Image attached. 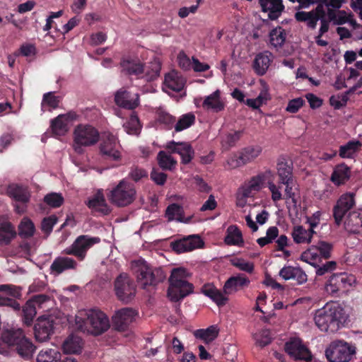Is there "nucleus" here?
<instances>
[{"mask_svg":"<svg viewBox=\"0 0 362 362\" xmlns=\"http://www.w3.org/2000/svg\"><path fill=\"white\" fill-rule=\"evenodd\" d=\"M16 235L15 228L11 223L5 222L0 225V244L8 245Z\"/></svg>","mask_w":362,"mask_h":362,"instance_id":"37998d69","label":"nucleus"},{"mask_svg":"<svg viewBox=\"0 0 362 362\" xmlns=\"http://www.w3.org/2000/svg\"><path fill=\"white\" fill-rule=\"evenodd\" d=\"M355 354L356 347L344 341H333L325 351L329 362H349Z\"/></svg>","mask_w":362,"mask_h":362,"instance_id":"9b49d317","label":"nucleus"},{"mask_svg":"<svg viewBox=\"0 0 362 362\" xmlns=\"http://www.w3.org/2000/svg\"><path fill=\"white\" fill-rule=\"evenodd\" d=\"M355 194L348 192L342 194L333 208V217L335 223L339 226L345 214L355 205Z\"/></svg>","mask_w":362,"mask_h":362,"instance_id":"aec40b11","label":"nucleus"},{"mask_svg":"<svg viewBox=\"0 0 362 362\" xmlns=\"http://www.w3.org/2000/svg\"><path fill=\"white\" fill-rule=\"evenodd\" d=\"M78 115L74 111H69L66 114L59 115L51 120L50 128L54 134L64 135L68 132V124L76 120Z\"/></svg>","mask_w":362,"mask_h":362,"instance_id":"b1692460","label":"nucleus"},{"mask_svg":"<svg viewBox=\"0 0 362 362\" xmlns=\"http://www.w3.org/2000/svg\"><path fill=\"white\" fill-rule=\"evenodd\" d=\"M273 59V55L269 52L257 54L253 61L252 68L258 76H263L268 70Z\"/></svg>","mask_w":362,"mask_h":362,"instance_id":"c85d7f7f","label":"nucleus"},{"mask_svg":"<svg viewBox=\"0 0 362 362\" xmlns=\"http://www.w3.org/2000/svg\"><path fill=\"white\" fill-rule=\"evenodd\" d=\"M273 176V173L270 170H267L264 173H259L256 176L252 177L247 186L243 189V195L245 197H250L252 191H259L262 188V185L265 181H268V188L272 193V199L274 202H278L282 199V194L281 192V187L277 186L271 177Z\"/></svg>","mask_w":362,"mask_h":362,"instance_id":"6e6552de","label":"nucleus"},{"mask_svg":"<svg viewBox=\"0 0 362 362\" xmlns=\"http://www.w3.org/2000/svg\"><path fill=\"white\" fill-rule=\"evenodd\" d=\"M141 124L138 115L133 112L129 119L123 124L124 131L130 135L138 136L141 130Z\"/></svg>","mask_w":362,"mask_h":362,"instance_id":"79ce46f5","label":"nucleus"},{"mask_svg":"<svg viewBox=\"0 0 362 362\" xmlns=\"http://www.w3.org/2000/svg\"><path fill=\"white\" fill-rule=\"evenodd\" d=\"M188 275L187 270L182 267L172 270L168 289V296L172 301L177 302L193 292V284L186 280Z\"/></svg>","mask_w":362,"mask_h":362,"instance_id":"423d86ee","label":"nucleus"},{"mask_svg":"<svg viewBox=\"0 0 362 362\" xmlns=\"http://www.w3.org/2000/svg\"><path fill=\"white\" fill-rule=\"evenodd\" d=\"M6 194L16 202V212L23 214L31 197L28 187L16 183L10 184L7 187Z\"/></svg>","mask_w":362,"mask_h":362,"instance_id":"f3484780","label":"nucleus"},{"mask_svg":"<svg viewBox=\"0 0 362 362\" xmlns=\"http://www.w3.org/2000/svg\"><path fill=\"white\" fill-rule=\"evenodd\" d=\"M61 357L62 354L57 348H47L39 352L37 356V362H59Z\"/></svg>","mask_w":362,"mask_h":362,"instance_id":"a19ab883","label":"nucleus"},{"mask_svg":"<svg viewBox=\"0 0 362 362\" xmlns=\"http://www.w3.org/2000/svg\"><path fill=\"white\" fill-rule=\"evenodd\" d=\"M255 339L256 340V344L263 348L271 343V332L269 329H262L259 333L255 334Z\"/></svg>","mask_w":362,"mask_h":362,"instance_id":"5fc2aeb1","label":"nucleus"},{"mask_svg":"<svg viewBox=\"0 0 362 362\" xmlns=\"http://www.w3.org/2000/svg\"><path fill=\"white\" fill-rule=\"evenodd\" d=\"M135 197L134 185L123 179L110 191V199L112 204L123 207L132 203Z\"/></svg>","mask_w":362,"mask_h":362,"instance_id":"9d476101","label":"nucleus"},{"mask_svg":"<svg viewBox=\"0 0 362 362\" xmlns=\"http://www.w3.org/2000/svg\"><path fill=\"white\" fill-rule=\"evenodd\" d=\"M183 214L182 206L175 203L170 204L165 211V215L168 221L177 220L180 222L187 223V221H184Z\"/></svg>","mask_w":362,"mask_h":362,"instance_id":"09e8293b","label":"nucleus"},{"mask_svg":"<svg viewBox=\"0 0 362 362\" xmlns=\"http://www.w3.org/2000/svg\"><path fill=\"white\" fill-rule=\"evenodd\" d=\"M100 242V238L99 237L81 235L77 237L72 245L66 247L63 252L65 255L76 257L79 261H83L86 257L88 250Z\"/></svg>","mask_w":362,"mask_h":362,"instance_id":"4468645a","label":"nucleus"},{"mask_svg":"<svg viewBox=\"0 0 362 362\" xmlns=\"http://www.w3.org/2000/svg\"><path fill=\"white\" fill-rule=\"evenodd\" d=\"M157 160L159 166L165 170H172L177 164V161L163 151L158 153Z\"/></svg>","mask_w":362,"mask_h":362,"instance_id":"3c124183","label":"nucleus"},{"mask_svg":"<svg viewBox=\"0 0 362 362\" xmlns=\"http://www.w3.org/2000/svg\"><path fill=\"white\" fill-rule=\"evenodd\" d=\"M157 121L165 125L168 129H171L175 122V117L167 112L160 110L158 112Z\"/></svg>","mask_w":362,"mask_h":362,"instance_id":"bf43d9fd","label":"nucleus"},{"mask_svg":"<svg viewBox=\"0 0 362 362\" xmlns=\"http://www.w3.org/2000/svg\"><path fill=\"white\" fill-rule=\"evenodd\" d=\"M1 306L8 307L16 312H20L21 308V305L16 299L0 294V307Z\"/></svg>","mask_w":362,"mask_h":362,"instance_id":"680f3d73","label":"nucleus"},{"mask_svg":"<svg viewBox=\"0 0 362 362\" xmlns=\"http://www.w3.org/2000/svg\"><path fill=\"white\" fill-rule=\"evenodd\" d=\"M262 12H268V18L276 20L284 10L282 0H258Z\"/></svg>","mask_w":362,"mask_h":362,"instance_id":"cd10ccee","label":"nucleus"},{"mask_svg":"<svg viewBox=\"0 0 362 362\" xmlns=\"http://www.w3.org/2000/svg\"><path fill=\"white\" fill-rule=\"evenodd\" d=\"M194 335L197 339L204 340L206 343H209L214 341L218 335V329L216 326L212 325L206 329H197Z\"/></svg>","mask_w":362,"mask_h":362,"instance_id":"49530a36","label":"nucleus"},{"mask_svg":"<svg viewBox=\"0 0 362 362\" xmlns=\"http://www.w3.org/2000/svg\"><path fill=\"white\" fill-rule=\"evenodd\" d=\"M13 349L21 358L28 361L33 358L36 346L30 339L25 337Z\"/></svg>","mask_w":362,"mask_h":362,"instance_id":"72a5a7b5","label":"nucleus"},{"mask_svg":"<svg viewBox=\"0 0 362 362\" xmlns=\"http://www.w3.org/2000/svg\"><path fill=\"white\" fill-rule=\"evenodd\" d=\"M315 231L311 228L305 229L302 226H296L293 227L292 231V238L293 241L297 244H309L311 243L313 235L315 234Z\"/></svg>","mask_w":362,"mask_h":362,"instance_id":"c9c22d12","label":"nucleus"},{"mask_svg":"<svg viewBox=\"0 0 362 362\" xmlns=\"http://www.w3.org/2000/svg\"><path fill=\"white\" fill-rule=\"evenodd\" d=\"M57 217L54 215L44 218L41 223L42 230L46 233L47 235H49L52 231L54 226L57 223Z\"/></svg>","mask_w":362,"mask_h":362,"instance_id":"052dcab7","label":"nucleus"},{"mask_svg":"<svg viewBox=\"0 0 362 362\" xmlns=\"http://www.w3.org/2000/svg\"><path fill=\"white\" fill-rule=\"evenodd\" d=\"M35 231V227L33 221L30 218L24 217L18 226V235L22 238H29L34 235Z\"/></svg>","mask_w":362,"mask_h":362,"instance_id":"de8ad7c7","label":"nucleus"},{"mask_svg":"<svg viewBox=\"0 0 362 362\" xmlns=\"http://www.w3.org/2000/svg\"><path fill=\"white\" fill-rule=\"evenodd\" d=\"M83 340L81 337L70 335L64 341L62 348L65 354H79L81 351Z\"/></svg>","mask_w":362,"mask_h":362,"instance_id":"58836bf2","label":"nucleus"},{"mask_svg":"<svg viewBox=\"0 0 362 362\" xmlns=\"http://www.w3.org/2000/svg\"><path fill=\"white\" fill-rule=\"evenodd\" d=\"M44 202L52 208H57L62 205L64 198L60 194L50 193L45 197Z\"/></svg>","mask_w":362,"mask_h":362,"instance_id":"4d7b16f0","label":"nucleus"},{"mask_svg":"<svg viewBox=\"0 0 362 362\" xmlns=\"http://www.w3.org/2000/svg\"><path fill=\"white\" fill-rule=\"evenodd\" d=\"M195 122V116L192 113L183 115L175 125V132H181L193 125Z\"/></svg>","mask_w":362,"mask_h":362,"instance_id":"603ef678","label":"nucleus"},{"mask_svg":"<svg viewBox=\"0 0 362 362\" xmlns=\"http://www.w3.org/2000/svg\"><path fill=\"white\" fill-rule=\"evenodd\" d=\"M250 279L243 274L230 276L224 284L223 292L218 289L214 285L205 284L201 288L202 293L211 298L218 306H223L226 304L230 295L238 290L248 286Z\"/></svg>","mask_w":362,"mask_h":362,"instance_id":"f03ea898","label":"nucleus"},{"mask_svg":"<svg viewBox=\"0 0 362 362\" xmlns=\"http://www.w3.org/2000/svg\"><path fill=\"white\" fill-rule=\"evenodd\" d=\"M350 175V168L344 163H341L337 165L331 175V180L339 186L344 184L349 179Z\"/></svg>","mask_w":362,"mask_h":362,"instance_id":"e433bc0d","label":"nucleus"},{"mask_svg":"<svg viewBox=\"0 0 362 362\" xmlns=\"http://www.w3.org/2000/svg\"><path fill=\"white\" fill-rule=\"evenodd\" d=\"M204 245L198 235H192L177 240L171 243V247L177 253H182L202 248Z\"/></svg>","mask_w":362,"mask_h":362,"instance_id":"412c9836","label":"nucleus"},{"mask_svg":"<svg viewBox=\"0 0 362 362\" xmlns=\"http://www.w3.org/2000/svg\"><path fill=\"white\" fill-rule=\"evenodd\" d=\"M20 312L22 314L23 324L27 327L31 326L37 314L35 305L32 303L31 300H28Z\"/></svg>","mask_w":362,"mask_h":362,"instance_id":"a18cd8bd","label":"nucleus"},{"mask_svg":"<svg viewBox=\"0 0 362 362\" xmlns=\"http://www.w3.org/2000/svg\"><path fill=\"white\" fill-rule=\"evenodd\" d=\"M25 337V334L21 328L7 329L1 333L3 341L13 349Z\"/></svg>","mask_w":362,"mask_h":362,"instance_id":"7c9ffc66","label":"nucleus"},{"mask_svg":"<svg viewBox=\"0 0 362 362\" xmlns=\"http://www.w3.org/2000/svg\"><path fill=\"white\" fill-rule=\"evenodd\" d=\"M304 103L305 101L301 98L293 99L288 102L286 110L291 113H296Z\"/></svg>","mask_w":362,"mask_h":362,"instance_id":"69168bd1","label":"nucleus"},{"mask_svg":"<svg viewBox=\"0 0 362 362\" xmlns=\"http://www.w3.org/2000/svg\"><path fill=\"white\" fill-rule=\"evenodd\" d=\"M128 176L131 180L137 182L143 178H147L148 172L145 169L139 166H133L131 168Z\"/></svg>","mask_w":362,"mask_h":362,"instance_id":"13d9d810","label":"nucleus"},{"mask_svg":"<svg viewBox=\"0 0 362 362\" xmlns=\"http://www.w3.org/2000/svg\"><path fill=\"white\" fill-rule=\"evenodd\" d=\"M60 102L59 97L54 95L52 92H49L43 95L42 105H47L50 107L55 109L59 106Z\"/></svg>","mask_w":362,"mask_h":362,"instance_id":"e2e57ef3","label":"nucleus"},{"mask_svg":"<svg viewBox=\"0 0 362 362\" xmlns=\"http://www.w3.org/2000/svg\"><path fill=\"white\" fill-rule=\"evenodd\" d=\"M120 148L121 145L116 136L110 132L103 133L100 151L105 159L120 160L122 158Z\"/></svg>","mask_w":362,"mask_h":362,"instance_id":"a211bd4d","label":"nucleus"},{"mask_svg":"<svg viewBox=\"0 0 362 362\" xmlns=\"http://www.w3.org/2000/svg\"><path fill=\"white\" fill-rule=\"evenodd\" d=\"M115 102L119 107L134 110L140 104L139 95L122 88L115 93Z\"/></svg>","mask_w":362,"mask_h":362,"instance_id":"5701e85b","label":"nucleus"},{"mask_svg":"<svg viewBox=\"0 0 362 362\" xmlns=\"http://www.w3.org/2000/svg\"><path fill=\"white\" fill-rule=\"evenodd\" d=\"M230 263L233 266L238 268L240 270L251 274L254 271V264L252 262L245 261L242 258H235L231 259Z\"/></svg>","mask_w":362,"mask_h":362,"instance_id":"6e6d98bb","label":"nucleus"},{"mask_svg":"<svg viewBox=\"0 0 362 362\" xmlns=\"http://www.w3.org/2000/svg\"><path fill=\"white\" fill-rule=\"evenodd\" d=\"M314 320L321 331L334 333L345 322V312L337 303H327L316 312Z\"/></svg>","mask_w":362,"mask_h":362,"instance_id":"20e7f679","label":"nucleus"},{"mask_svg":"<svg viewBox=\"0 0 362 362\" xmlns=\"http://www.w3.org/2000/svg\"><path fill=\"white\" fill-rule=\"evenodd\" d=\"M361 146V141L351 140L339 147V155L342 158H351Z\"/></svg>","mask_w":362,"mask_h":362,"instance_id":"c03bdc74","label":"nucleus"},{"mask_svg":"<svg viewBox=\"0 0 362 362\" xmlns=\"http://www.w3.org/2000/svg\"><path fill=\"white\" fill-rule=\"evenodd\" d=\"M332 245L327 242H319L317 246H312L302 254V258H310L316 259L317 257H321L327 259L331 256Z\"/></svg>","mask_w":362,"mask_h":362,"instance_id":"a878e982","label":"nucleus"},{"mask_svg":"<svg viewBox=\"0 0 362 362\" xmlns=\"http://www.w3.org/2000/svg\"><path fill=\"white\" fill-rule=\"evenodd\" d=\"M98 131L91 125L79 124L74 132L75 151L81 153V146H90L95 144L99 140Z\"/></svg>","mask_w":362,"mask_h":362,"instance_id":"ddd939ff","label":"nucleus"},{"mask_svg":"<svg viewBox=\"0 0 362 362\" xmlns=\"http://www.w3.org/2000/svg\"><path fill=\"white\" fill-rule=\"evenodd\" d=\"M224 242L228 245L243 246V235L237 226L233 225L228 228Z\"/></svg>","mask_w":362,"mask_h":362,"instance_id":"4c0bfd02","label":"nucleus"},{"mask_svg":"<svg viewBox=\"0 0 362 362\" xmlns=\"http://www.w3.org/2000/svg\"><path fill=\"white\" fill-rule=\"evenodd\" d=\"M165 82L167 86L176 92L182 90L185 86L184 80L179 77L177 73H170L165 77Z\"/></svg>","mask_w":362,"mask_h":362,"instance_id":"8fccbe9b","label":"nucleus"},{"mask_svg":"<svg viewBox=\"0 0 362 362\" xmlns=\"http://www.w3.org/2000/svg\"><path fill=\"white\" fill-rule=\"evenodd\" d=\"M262 152V147L259 145H250L235 153H231L226 160L225 168L235 169L254 162Z\"/></svg>","mask_w":362,"mask_h":362,"instance_id":"1a4fd4ad","label":"nucleus"},{"mask_svg":"<svg viewBox=\"0 0 362 362\" xmlns=\"http://www.w3.org/2000/svg\"><path fill=\"white\" fill-rule=\"evenodd\" d=\"M277 175L279 177V185L293 180V165L292 163H288L285 158H281L277 162L276 165Z\"/></svg>","mask_w":362,"mask_h":362,"instance_id":"473e14b6","label":"nucleus"},{"mask_svg":"<svg viewBox=\"0 0 362 362\" xmlns=\"http://www.w3.org/2000/svg\"><path fill=\"white\" fill-rule=\"evenodd\" d=\"M295 18L299 22H305L308 27L315 29L317 22L322 23V20L327 22L328 29L330 22L334 25H343L348 21L346 13L339 9H328L326 11L323 4H318L315 9L311 11H297L295 13Z\"/></svg>","mask_w":362,"mask_h":362,"instance_id":"f257e3e1","label":"nucleus"},{"mask_svg":"<svg viewBox=\"0 0 362 362\" xmlns=\"http://www.w3.org/2000/svg\"><path fill=\"white\" fill-rule=\"evenodd\" d=\"M286 352L295 360L310 361L312 355L309 349L299 340L287 342L285 345Z\"/></svg>","mask_w":362,"mask_h":362,"instance_id":"393cba45","label":"nucleus"},{"mask_svg":"<svg viewBox=\"0 0 362 362\" xmlns=\"http://www.w3.org/2000/svg\"><path fill=\"white\" fill-rule=\"evenodd\" d=\"M345 228L352 233L362 232V210L354 211L349 214L345 223Z\"/></svg>","mask_w":362,"mask_h":362,"instance_id":"2f4dec72","label":"nucleus"},{"mask_svg":"<svg viewBox=\"0 0 362 362\" xmlns=\"http://www.w3.org/2000/svg\"><path fill=\"white\" fill-rule=\"evenodd\" d=\"M137 312L132 308H124L116 312L112 317V326L118 331L123 332L128 329L135 320Z\"/></svg>","mask_w":362,"mask_h":362,"instance_id":"4be33fe9","label":"nucleus"},{"mask_svg":"<svg viewBox=\"0 0 362 362\" xmlns=\"http://www.w3.org/2000/svg\"><path fill=\"white\" fill-rule=\"evenodd\" d=\"M87 206L94 212H98L103 215H107L111 209L107 205L104 194L101 190H98L87 202Z\"/></svg>","mask_w":362,"mask_h":362,"instance_id":"bb28decb","label":"nucleus"},{"mask_svg":"<svg viewBox=\"0 0 362 362\" xmlns=\"http://www.w3.org/2000/svg\"><path fill=\"white\" fill-rule=\"evenodd\" d=\"M132 268L138 283L144 289L148 286H154L165 279V274L162 269L153 268L142 259L133 261Z\"/></svg>","mask_w":362,"mask_h":362,"instance_id":"0eeeda50","label":"nucleus"},{"mask_svg":"<svg viewBox=\"0 0 362 362\" xmlns=\"http://www.w3.org/2000/svg\"><path fill=\"white\" fill-rule=\"evenodd\" d=\"M100 242V238L99 237L81 235L77 237L72 245L66 247L63 252L65 255L76 257L79 261H83L86 257L88 250Z\"/></svg>","mask_w":362,"mask_h":362,"instance_id":"2eb2a0df","label":"nucleus"},{"mask_svg":"<svg viewBox=\"0 0 362 362\" xmlns=\"http://www.w3.org/2000/svg\"><path fill=\"white\" fill-rule=\"evenodd\" d=\"M241 135L242 132L240 131H236L234 133L228 134L223 140V143L225 145H227L228 148L233 147L235 145L238 141L240 140Z\"/></svg>","mask_w":362,"mask_h":362,"instance_id":"774afa93","label":"nucleus"},{"mask_svg":"<svg viewBox=\"0 0 362 362\" xmlns=\"http://www.w3.org/2000/svg\"><path fill=\"white\" fill-rule=\"evenodd\" d=\"M270 42L271 44L277 47L281 46L286 40V34L284 30L279 27L272 30L269 33Z\"/></svg>","mask_w":362,"mask_h":362,"instance_id":"864d4df0","label":"nucleus"},{"mask_svg":"<svg viewBox=\"0 0 362 362\" xmlns=\"http://www.w3.org/2000/svg\"><path fill=\"white\" fill-rule=\"evenodd\" d=\"M151 178L156 184L163 185L166 182L167 175L153 168L151 173Z\"/></svg>","mask_w":362,"mask_h":362,"instance_id":"338daca9","label":"nucleus"},{"mask_svg":"<svg viewBox=\"0 0 362 362\" xmlns=\"http://www.w3.org/2000/svg\"><path fill=\"white\" fill-rule=\"evenodd\" d=\"M75 320L78 330L94 336L103 334L110 327L107 316L98 309L81 310Z\"/></svg>","mask_w":362,"mask_h":362,"instance_id":"7ed1b4c3","label":"nucleus"},{"mask_svg":"<svg viewBox=\"0 0 362 362\" xmlns=\"http://www.w3.org/2000/svg\"><path fill=\"white\" fill-rule=\"evenodd\" d=\"M60 320L54 315H44L37 319L34 334L37 341H45L54 334Z\"/></svg>","mask_w":362,"mask_h":362,"instance_id":"f8f14e48","label":"nucleus"},{"mask_svg":"<svg viewBox=\"0 0 362 362\" xmlns=\"http://www.w3.org/2000/svg\"><path fill=\"white\" fill-rule=\"evenodd\" d=\"M120 65L128 75L135 76L136 78H143L147 82L156 80L159 76L161 69V64L157 60L144 64L139 60L123 59Z\"/></svg>","mask_w":362,"mask_h":362,"instance_id":"39448f33","label":"nucleus"},{"mask_svg":"<svg viewBox=\"0 0 362 362\" xmlns=\"http://www.w3.org/2000/svg\"><path fill=\"white\" fill-rule=\"evenodd\" d=\"M281 185H284L286 186L285 188V199H291L292 201V203L294 206H296L298 203L296 195L295 192L293 191V187H294V180L292 181H288L287 182L282 183Z\"/></svg>","mask_w":362,"mask_h":362,"instance_id":"0e129e2a","label":"nucleus"},{"mask_svg":"<svg viewBox=\"0 0 362 362\" xmlns=\"http://www.w3.org/2000/svg\"><path fill=\"white\" fill-rule=\"evenodd\" d=\"M76 265V262L72 258L58 257L52 263L50 269L52 272L59 274L65 270L75 269Z\"/></svg>","mask_w":362,"mask_h":362,"instance_id":"f704fd0d","label":"nucleus"},{"mask_svg":"<svg viewBox=\"0 0 362 362\" xmlns=\"http://www.w3.org/2000/svg\"><path fill=\"white\" fill-rule=\"evenodd\" d=\"M279 276L284 280L293 279L298 284H303L307 281V275L300 267L292 266L284 267L279 273Z\"/></svg>","mask_w":362,"mask_h":362,"instance_id":"c756f323","label":"nucleus"},{"mask_svg":"<svg viewBox=\"0 0 362 362\" xmlns=\"http://www.w3.org/2000/svg\"><path fill=\"white\" fill-rule=\"evenodd\" d=\"M114 290L117 299L124 303L132 301L136 294L134 283L125 273L120 274L115 279Z\"/></svg>","mask_w":362,"mask_h":362,"instance_id":"dca6fc26","label":"nucleus"},{"mask_svg":"<svg viewBox=\"0 0 362 362\" xmlns=\"http://www.w3.org/2000/svg\"><path fill=\"white\" fill-rule=\"evenodd\" d=\"M355 276L346 272L332 274L325 284L326 291L337 296L339 291L346 289L355 282Z\"/></svg>","mask_w":362,"mask_h":362,"instance_id":"6ab92c4d","label":"nucleus"},{"mask_svg":"<svg viewBox=\"0 0 362 362\" xmlns=\"http://www.w3.org/2000/svg\"><path fill=\"white\" fill-rule=\"evenodd\" d=\"M202 107L206 110H213L216 112L223 110L224 105L220 100V91L216 90L210 95L206 97L202 103Z\"/></svg>","mask_w":362,"mask_h":362,"instance_id":"ea45409f","label":"nucleus"}]
</instances>
